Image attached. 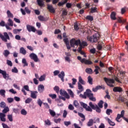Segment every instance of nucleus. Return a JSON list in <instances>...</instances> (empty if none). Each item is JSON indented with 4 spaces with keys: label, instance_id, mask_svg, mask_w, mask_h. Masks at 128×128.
I'll list each match as a JSON object with an SVG mask.
<instances>
[{
    "label": "nucleus",
    "instance_id": "f257e3e1",
    "mask_svg": "<svg viewBox=\"0 0 128 128\" xmlns=\"http://www.w3.org/2000/svg\"><path fill=\"white\" fill-rule=\"evenodd\" d=\"M70 44L72 48H74L75 46H78L79 44L80 48H78V52H80V54H82V56L84 54V52H82V48H84V46H88V43H86V42L83 41L80 42V40H76V39L72 38L70 40Z\"/></svg>",
    "mask_w": 128,
    "mask_h": 128
},
{
    "label": "nucleus",
    "instance_id": "f03ea898",
    "mask_svg": "<svg viewBox=\"0 0 128 128\" xmlns=\"http://www.w3.org/2000/svg\"><path fill=\"white\" fill-rule=\"evenodd\" d=\"M80 96L82 98H86V96L89 98L90 100L92 102H96V98L94 96V94L92 92V90L90 89L86 90V92L84 93V94H80Z\"/></svg>",
    "mask_w": 128,
    "mask_h": 128
},
{
    "label": "nucleus",
    "instance_id": "7ed1b4c3",
    "mask_svg": "<svg viewBox=\"0 0 128 128\" xmlns=\"http://www.w3.org/2000/svg\"><path fill=\"white\" fill-rule=\"evenodd\" d=\"M80 104L84 108H85L87 112H92V110H96V104H92V102H89L90 106H88V104L83 102H80Z\"/></svg>",
    "mask_w": 128,
    "mask_h": 128
},
{
    "label": "nucleus",
    "instance_id": "20e7f679",
    "mask_svg": "<svg viewBox=\"0 0 128 128\" xmlns=\"http://www.w3.org/2000/svg\"><path fill=\"white\" fill-rule=\"evenodd\" d=\"M86 84V81L82 80V78L80 76L78 77V90H79L80 91L78 92H83L84 86H82V85L84 86Z\"/></svg>",
    "mask_w": 128,
    "mask_h": 128
},
{
    "label": "nucleus",
    "instance_id": "39448f33",
    "mask_svg": "<svg viewBox=\"0 0 128 128\" xmlns=\"http://www.w3.org/2000/svg\"><path fill=\"white\" fill-rule=\"evenodd\" d=\"M100 37L98 36V34L93 35L92 36H88L87 37V40L90 42H96L98 40Z\"/></svg>",
    "mask_w": 128,
    "mask_h": 128
},
{
    "label": "nucleus",
    "instance_id": "423d86ee",
    "mask_svg": "<svg viewBox=\"0 0 128 128\" xmlns=\"http://www.w3.org/2000/svg\"><path fill=\"white\" fill-rule=\"evenodd\" d=\"M104 80L106 82L108 86H110V88H114V84H112L114 82V80L104 78Z\"/></svg>",
    "mask_w": 128,
    "mask_h": 128
},
{
    "label": "nucleus",
    "instance_id": "0eeeda50",
    "mask_svg": "<svg viewBox=\"0 0 128 128\" xmlns=\"http://www.w3.org/2000/svg\"><path fill=\"white\" fill-rule=\"evenodd\" d=\"M0 38L3 40V42H8V40H10V36H8V32H4V35L2 34H0Z\"/></svg>",
    "mask_w": 128,
    "mask_h": 128
},
{
    "label": "nucleus",
    "instance_id": "6e6552de",
    "mask_svg": "<svg viewBox=\"0 0 128 128\" xmlns=\"http://www.w3.org/2000/svg\"><path fill=\"white\" fill-rule=\"evenodd\" d=\"M10 26H14V21H12V20L10 18L8 19V22L6 24V30H12V28Z\"/></svg>",
    "mask_w": 128,
    "mask_h": 128
},
{
    "label": "nucleus",
    "instance_id": "1a4fd4ad",
    "mask_svg": "<svg viewBox=\"0 0 128 128\" xmlns=\"http://www.w3.org/2000/svg\"><path fill=\"white\" fill-rule=\"evenodd\" d=\"M29 56L31 60H32L35 62H40V59L38 56V55L34 53H31L30 54Z\"/></svg>",
    "mask_w": 128,
    "mask_h": 128
},
{
    "label": "nucleus",
    "instance_id": "9d476101",
    "mask_svg": "<svg viewBox=\"0 0 128 128\" xmlns=\"http://www.w3.org/2000/svg\"><path fill=\"white\" fill-rule=\"evenodd\" d=\"M124 110H123L121 112V114H118L116 118V120L118 122H120V118H124Z\"/></svg>",
    "mask_w": 128,
    "mask_h": 128
},
{
    "label": "nucleus",
    "instance_id": "9b49d317",
    "mask_svg": "<svg viewBox=\"0 0 128 128\" xmlns=\"http://www.w3.org/2000/svg\"><path fill=\"white\" fill-rule=\"evenodd\" d=\"M26 30L30 32H36V28H34V27L30 24L26 25Z\"/></svg>",
    "mask_w": 128,
    "mask_h": 128
},
{
    "label": "nucleus",
    "instance_id": "f8f14e48",
    "mask_svg": "<svg viewBox=\"0 0 128 128\" xmlns=\"http://www.w3.org/2000/svg\"><path fill=\"white\" fill-rule=\"evenodd\" d=\"M30 98H34L36 100V98H38V91H30Z\"/></svg>",
    "mask_w": 128,
    "mask_h": 128
},
{
    "label": "nucleus",
    "instance_id": "ddd939ff",
    "mask_svg": "<svg viewBox=\"0 0 128 128\" xmlns=\"http://www.w3.org/2000/svg\"><path fill=\"white\" fill-rule=\"evenodd\" d=\"M81 62L82 64H88V65L92 64V61L90 60H88L86 58H82L81 60Z\"/></svg>",
    "mask_w": 128,
    "mask_h": 128
},
{
    "label": "nucleus",
    "instance_id": "4468645a",
    "mask_svg": "<svg viewBox=\"0 0 128 128\" xmlns=\"http://www.w3.org/2000/svg\"><path fill=\"white\" fill-rule=\"evenodd\" d=\"M44 0H37L38 4L40 6H44ZM46 2H50V0H46Z\"/></svg>",
    "mask_w": 128,
    "mask_h": 128
},
{
    "label": "nucleus",
    "instance_id": "2eb2a0df",
    "mask_svg": "<svg viewBox=\"0 0 128 128\" xmlns=\"http://www.w3.org/2000/svg\"><path fill=\"white\" fill-rule=\"evenodd\" d=\"M66 74H64V72L62 71L58 75V78H60L62 82H64V76Z\"/></svg>",
    "mask_w": 128,
    "mask_h": 128
},
{
    "label": "nucleus",
    "instance_id": "dca6fc26",
    "mask_svg": "<svg viewBox=\"0 0 128 128\" xmlns=\"http://www.w3.org/2000/svg\"><path fill=\"white\" fill-rule=\"evenodd\" d=\"M6 114L2 112H0V120L1 122H4L6 120Z\"/></svg>",
    "mask_w": 128,
    "mask_h": 128
},
{
    "label": "nucleus",
    "instance_id": "f3484780",
    "mask_svg": "<svg viewBox=\"0 0 128 128\" xmlns=\"http://www.w3.org/2000/svg\"><path fill=\"white\" fill-rule=\"evenodd\" d=\"M101 88H102V90H104V86H98L94 88H92V92H98V90H101Z\"/></svg>",
    "mask_w": 128,
    "mask_h": 128
},
{
    "label": "nucleus",
    "instance_id": "a211bd4d",
    "mask_svg": "<svg viewBox=\"0 0 128 128\" xmlns=\"http://www.w3.org/2000/svg\"><path fill=\"white\" fill-rule=\"evenodd\" d=\"M38 90L39 92H43L44 90V86L42 84H40L38 86Z\"/></svg>",
    "mask_w": 128,
    "mask_h": 128
},
{
    "label": "nucleus",
    "instance_id": "6ab92c4d",
    "mask_svg": "<svg viewBox=\"0 0 128 128\" xmlns=\"http://www.w3.org/2000/svg\"><path fill=\"white\" fill-rule=\"evenodd\" d=\"M0 74H2L3 76V78H4L5 79L8 78V74H6V72L4 70H2L0 69Z\"/></svg>",
    "mask_w": 128,
    "mask_h": 128
},
{
    "label": "nucleus",
    "instance_id": "aec40b11",
    "mask_svg": "<svg viewBox=\"0 0 128 128\" xmlns=\"http://www.w3.org/2000/svg\"><path fill=\"white\" fill-rule=\"evenodd\" d=\"M113 92H122V89L120 87H114L113 88Z\"/></svg>",
    "mask_w": 128,
    "mask_h": 128
},
{
    "label": "nucleus",
    "instance_id": "412c9836",
    "mask_svg": "<svg viewBox=\"0 0 128 128\" xmlns=\"http://www.w3.org/2000/svg\"><path fill=\"white\" fill-rule=\"evenodd\" d=\"M48 8L50 12H55L54 8V7H52V5L48 4Z\"/></svg>",
    "mask_w": 128,
    "mask_h": 128
},
{
    "label": "nucleus",
    "instance_id": "4be33fe9",
    "mask_svg": "<svg viewBox=\"0 0 128 128\" xmlns=\"http://www.w3.org/2000/svg\"><path fill=\"white\" fill-rule=\"evenodd\" d=\"M6 14H7V16L8 18H14V14L11 13L10 10H7Z\"/></svg>",
    "mask_w": 128,
    "mask_h": 128
},
{
    "label": "nucleus",
    "instance_id": "5701e85b",
    "mask_svg": "<svg viewBox=\"0 0 128 128\" xmlns=\"http://www.w3.org/2000/svg\"><path fill=\"white\" fill-rule=\"evenodd\" d=\"M38 18L39 20H40L41 22H46V20H48V18H44L42 16H38Z\"/></svg>",
    "mask_w": 128,
    "mask_h": 128
},
{
    "label": "nucleus",
    "instance_id": "b1692460",
    "mask_svg": "<svg viewBox=\"0 0 128 128\" xmlns=\"http://www.w3.org/2000/svg\"><path fill=\"white\" fill-rule=\"evenodd\" d=\"M10 54V51L8 50H4L3 52V54L5 58H8V55Z\"/></svg>",
    "mask_w": 128,
    "mask_h": 128
},
{
    "label": "nucleus",
    "instance_id": "393cba45",
    "mask_svg": "<svg viewBox=\"0 0 128 128\" xmlns=\"http://www.w3.org/2000/svg\"><path fill=\"white\" fill-rule=\"evenodd\" d=\"M20 54H24L25 56V54H26V50H25L24 48V47H22L20 48Z\"/></svg>",
    "mask_w": 128,
    "mask_h": 128
},
{
    "label": "nucleus",
    "instance_id": "a878e982",
    "mask_svg": "<svg viewBox=\"0 0 128 128\" xmlns=\"http://www.w3.org/2000/svg\"><path fill=\"white\" fill-rule=\"evenodd\" d=\"M22 64H24L23 66H28V62H26V59L25 58H23L22 59Z\"/></svg>",
    "mask_w": 128,
    "mask_h": 128
},
{
    "label": "nucleus",
    "instance_id": "bb28decb",
    "mask_svg": "<svg viewBox=\"0 0 128 128\" xmlns=\"http://www.w3.org/2000/svg\"><path fill=\"white\" fill-rule=\"evenodd\" d=\"M46 74H43L40 76V78H38L39 82H44V80H46Z\"/></svg>",
    "mask_w": 128,
    "mask_h": 128
},
{
    "label": "nucleus",
    "instance_id": "cd10ccee",
    "mask_svg": "<svg viewBox=\"0 0 128 128\" xmlns=\"http://www.w3.org/2000/svg\"><path fill=\"white\" fill-rule=\"evenodd\" d=\"M85 72L88 74H92V69L91 68H86L85 70Z\"/></svg>",
    "mask_w": 128,
    "mask_h": 128
},
{
    "label": "nucleus",
    "instance_id": "c85d7f7f",
    "mask_svg": "<svg viewBox=\"0 0 128 128\" xmlns=\"http://www.w3.org/2000/svg\"><path fill=\"white\" fill-rule=\"evenodd\" d=\"M0 94L3 98H6V90H0Z\"/></svg>",
    "mask_w": 128,
    "mask_h": 128
},
{
    "label": "nucleus",
    "instance_id": "c756f323",
    "mask_svg": "<svg viewBox=\"0 0 128 128\" xmlns=\"http://www.w3.org/2000/svg\"><path fill=\"white\" fill-rule=\"evenodd\" d=\"M60 96H66L68 92H66V91H65L64 90L61 89L60 91Z\"/></svg>",
    "mask_w": 128,
    "mask_h": 128
},
{
    "label": "nucleus",
    "instance_id": "7c9ffc66",
    "mask_svg": "<svg viewBox=\"0 0 128 128\" xmlns=\"http://www.w3.org/2000/svg\"><path fill=\"white\" fill-rule=\"evenodd\" d=\"M22 30V29H14L13 30V34H20Z\"/></svg>",
    "mask_w": 128,
    "mask_h": 128
},
{
    "label": "nucleus",
    "instance_id": "2f4dec72",
    "mask_svg": "<svg viewBox=\"0 0 128 128\" xmlns=\"http://www.w3.org/2000/svg\"><path fill=\"white\" fill-rule=\"evenodd\" d=\"M2 112V114H6V112H10V108H8V106L5 107Z\"/></svg>",
    "mask_w": 128,
    "mask_h": 128
},
{
    "label": "nucleus",
    "instance_id": "473e14b6",
    "mask_svg": "<svg viewBox=\"0 0 128 128\" xmlns=\"http://www.w3.org/2000/svg\"><path fill=\"white\" fill-rule=\"evenodd\" d=\"M110 18L113 20H116V12H112L110 15Z\"/></svg>",
    "mask_w": 128,
    "mask_h": 128
},
{
    "label": "nucleus",
    "instance_id": "72a5a7b5",
    "mask_svg": "<svg viewBox=\"0 0 128 128\" xmlns=\"http://www.w3.org/2000/svg\"><path fill=\"white\" fill-rule=\"evenodd\" d=\"M67 92H68V94L70 96L71 98H74V92L72 91V90L70 89H68Z\"/></svg>",
    "mask_w": 128,
    "mask_h": 128
},
{
    "label": "nucleus",
    "instance_id": "f704fd0d",
    "mask_svg": "<svg viewBox=\"0 0 128 128\" xmlns=\"http://www.w3.org/2000/svg\"><path fill=\"white\" fill-rule=\"evenodd\" d=\"M108 122L110 124V126H116V124L114 123V122L110 120V118H108Z\"/></svg>",
    "mask_w": 128,
    "mask_h": 128
},
{
    "label": "nucleus",
    "instance_id": "c9c22d12",
    "mask_svg": "<svg viewBox=\"0 0 128 128\" xmlns=\"http://www.w3.org/2000/svg\"><path fill=\"white\" fill-rule=\"evenodd\" d=\"M78 115L79 116H80V118H82V120L84 121L86 120V117L84 114H82L80 112H78Z\"/></svg>",
    "mask_w": 128,
    "mask_h": 128
},
{
    "label": "nucleus",
    "instance_id": "e433bc0d",
    "mask_svg": "<svg viewBox=\"0 0 128 128\" xmlns=\"http://www.w3.org/2000/svg\"><path fill=\"white\" fill-rule=\"evenodd\" d=\"M100 70V68L98 66H95V70H94V72H96V74H98V70Z\"/></svg>",
    "mask_w": 128,
    "mask_h": 128
},
{
    "label": "nucleus",
    "instance_id": "4c0bfd02",
    "mask_svg": "<svg viewBox=\"0 0 128 128\" xmlns=\"http://www.w3.org/2000/svg\"><path fill=\"white\" fill-rule=\"evenodd\" d=\"M86 20H88L90 22H92L94 20V17L92 16H88L86 17Z\"/></svg>",
    "mask_w": 128,
    "mask_h": 128
},
{
    "label": "nucleus",
    "instance_id": "58836bf2",
    "mask_svg": "<svg viewBox=\"0 0 128 128\" xmlns=\"http://www.w3.org/2000/svg\"><path fill=\"white\" fill-rule=\"evenodd\" d=\"M66 2H68V0H64V1H63L62 2H60L58 4V6H64V4H66Z\"/></svg>",
    "mask_w": 128,
    "mask_h": 128
},
{
    "label": "nucleus",
    "instance_id": "ea45409f",
    "mask_svg": "<svg viewBox=\"0 0 128 128\" xmlns=\"http://www.w3.org/2000/svg\"><path fill=\"white\" fill-rule=\"evenodd\" d=\"M88 82L90 84H92V78L90 76H88Z\"/></svg>",
    "mask_w": 128,
    "mask_h": 128
},
{
    "label": "nucleus",
    "instance_id": "a19ab883",
    "mask_svg": "<svg viewBox=\"0 0 128 128\" xmlns=\"http://www.w3.org/2000/svg\"><path fill=\"white\" fill-rule=\"evenodd\" d=\"M74 106L75 108H80V104L76 100H74L73 102Z\"/></svg>",
    "mask_w": 128,
    "mask_h": 128
},
{
    "label": "nucleus",
    "instance_id": "79ce46f5",
    "mask_svg": "<svg viewBox=\"0 0 128 128\" xmlns=\"http://www.w3.org/2000/svg\"><path fill=\"white\" fill-rule=\"evenodd\" d=\"M49 112L52 116H56V112L50 109L49 110Z\"/></svg>",
    "mask_w": 128,
    "mask_h": 128
},
{
    "label": "nucleus",
    "instance_id": "37998d69",
    "mask_svg": "<svg viewBox=\"0 0 128 128\" xmlns=\"http://www.w3.org/2000/svg\"><path fill=\"white\" fill-rule=\"evenodd\" d=\"M28 112H26V110L22 109L21 110V114H22V116H26Z\"/></svg>",
    "mask_w": 128,
    "mask_h": 128
},
{
    "label": "nucleus",
    "instance_id": "c03bdc74",
    "mask_svg": "<svg viewBox=\"0 0 128 128\" xmlns=\"http://www.w3.org/2000/svg\"><path fill=\"white\" fill-rule=\"evenodd\" d=\"M92 124H94V120H92V119H90L88 123V126H92Z\"/></svg>",
    "mask_w": 128,
    "mask_h": 128
},
{
    "label": "nucleus",
    "instance_id": "a18cd8bd",
    "mask_svg": "<svg viewBox=\"0 0 128 128\" xmlns=\"http://www.w3.org/2000/svg\"><path fill=\"white\" fill-rule=\"evenodd\" d=\"M37 104H38V106L40 107H42V100L40 98H38L37 100Z\"/></svg>",
    "mask_w": 128,
    "mask_h": 128
},
{
    "label": "nucleus",
    "instance_id": "49530a36",
    "mask_svg": "<svg viewBox=\"0 0 128 128\" xmlns=\"http://www.w3.org/2000/svg\"><path fill=\"white\" fill-rule=\"evenodd\" d=\"M6 102H2L0 103V108H6Z\"/></svg>",
    "mask_w": 128,
    "mask_h": 128
},
{
    "label": "nucleus",
    "instance_id": "de8ad7c7",
    "mask_svg": "<svg viewBox=\"0 0 128 128\" xmlns=\"http://www.w3.org/2000/svg\"><path fill=\"white\" fill-rule=\"evenodd\" d=\"M12 72L14 74H18V68H16L14 67V68L12 70Z\"/></svg>",
    "mask_w": 128,
    "mask_h": 128
},
{
    "label": "nucleus",
    "instance_id": "09e8293b",
    "mask_svg": "<svg viewBox=\"0 0 128 128\" xmlns=\"http://www.w3.org/2000/svg\"><path fill=\"white\" fill-rule=\"evenodd\" d=\"M112 113V110L110 109H107L106 110V114L108 116H110V114Z\"/></svg>",
    "mask_w": 128,
    "mask_h": 128
},
{
    "label": "nucleus",
    "instance_id": "8fccbe9b",
    "mask_svg": "<svg viewBox=\"0 0 128 128\" xmlns=\"http://www.w3.org/2000/svg\"><path fill=\"white\" fill-rule=\"evenodd\" d=\"M32 98H27L26 100H25V104H30L32 102Z\"/></svg>",
    "mask_w": 128,
    "mask_h": 128
},
{
    "label": "nucleus",
    "instance_id": "3c124183",
    "mask_svg": "<svg viewBox=\"0 0 128 128\" xmlns=\"http://www.w3.org/2000/svg\"><path fill=\"white\" fill-rule=\"evenodd\" d=\"M96 106L95 107V110L96 112H102V110H100V108H98V105L96 104Z\"/></svg>",
    "mask_w": 128,
    "mask_h": 128
},
{
    "label": "nucleus",
    "instance_id": "603ef678",
    "mask_svg": "<svg viewBox=\"0 0 128 128\" xmlns=\"http://www.w3.org/2000/svg\"><path fill=\"white\" fill-rule=\"evenodd\" d=\"M49 96L51 98L52 100L56 98V94H49Z\"/></svg>",
    "mask_w": 128,
    "mask_h": 128
},
{
    "label": "nucleus",
    "instance_id": "864d4df0",
    "mask_svg": "<svg viewBox=\"0 0 128 128\" xmlns=\"http://www.w3.org/2000/svg\"><path fill=\"white\" fill-rule=\"evenodd\" d=\"M7 101L8 102V104H12V102H14V98H7Z\"/></svg>",
    "mask_w": 128,
    "mask_h": 128
},
{
    "label": "nucleus",
    "instance_id": "5fc2aeb1",
    "mask_svg": "<svg viewBox=\"0 0 128 128\" xmlns=\"http://www.w3.org/2000/svg\"><path fill=\"white\" fill-rule=\"evenodd\" d=\"M54 90L56 92L57 94H58L59 92H60V88L58 86H56L54 88Z\"/></svg>",
    "mask_w": 128,
    "mask_h": 128
},
{
    "label": "nucleus",
    "instance_id": "6e6d98bb",
    "mask_svg": "<svg viewBox=\"0 0 128 128\" xmlns=\"http://www.w3.org/2000/svg\"><path fill=\"white\" fill-rule=\"evenodd\" d=\"M74 28L75 30H78L79 28H78V23L75 22L74 24Z\"/></svg>",
    "mask_w": 128,
    "mask_h": 128
},
{
    "label": "nucleus",
    "instance_id": "4d7b16f0",
    "mask_svg": "<svg viewBox=\"0 0 128 128\" xmlns=\"http://www.w3.org/2000/svg\"><path fill=\"white\" fill-rule=\"evenodd\" d=\"M102 104H104V101L100 100L98 103V106L100 108H102Z\"/></svg>",
    "mask_w": 128,
    "mask_h": 128
},
{
    "label": "nucleus",
    "instance_id": "13d9d810",
    "mask_svg": "<svg viewBox=\"0 0 128 128\" xmlns=\"http://www.w3.org/2000/svg\"><path fill=\"white\" fill-rule=\"evenodd\" d=\"M8 118L10 122H12V114H8Z\"/></svg>",
    "mask_w": 128,
    "mask_h": 128
},
{
    "label": "nucleus",
    "instance_id": "bf43d9fd",
    "mask_svg": "<svg viewBox=\"0 0 128 128\" xmlns=\"http://www.w3.org/2000/svg\"><path fill=\"white\" fill-rule=\"evenodd\" d=\"M68 110H74V106H72V104H70L68 106Z\"/></svg>",
    "mask_w": 128,
    "mask_h": 128
},
{
    "label": "nucleus",
    "instance_id": "052dcab7",
    "mask_svg": "<svg viewBox=\"0 0 128 128\" xmlns=\"http://www.w3.org/2000/svg\"><path fill=\"white\" fill-rule=\"evenodd\" d=\"M24 89L26 90L27 92H30V87H28V85L24 86Z\"/></svg>",
    "mask_w": 128,
    "mask_h": 128
},
{
    "label": "nucleus",
    "instance_id": "680f3d73",
    "mask_svg": "<svg viewBox=\"0 0 128 128\" xmlns=\"http://www.w3.org/2000/svg\"><path fill=\"white\" fill-rule=\"evenodd\" d=\"M61 121L62 119H60V118L54 120V122H56V124H60Z\"/></svg>",
    "mask_w": 128,
    "mask_h": 128
},
{
    "label": "nucleus",
    "instance_id": "e2e57ef3",
    "mask_svg": "<svg viewBox=\"0 0 128 128\" xmlns=\"http://www.w3.org/2000/svg\"><path fill=\"white\" fill-rule=\"evenodd\" d=\"M6 64L8 66H12V61L7 60Z\"/></svg>",
    "mask_w": 128,
    "mask_h": 128
},
{
    "label": "nucleus",
    "instance_id": "0e129e2a",
    "mask_svg": "<svg viewBox=\"0 0 128 128\" xmlns=\"http://www.w3.org/2000/svg\"><path fill=\"white\" fill-rule=\"evenodd\" d=\"M0 26H5L6 27V22L2 20L0 22Z\"/></svg>",
    "mask_w": 128,
    "mask_h": 128
},
{
    "label": "nucleus",
    "instance_id": "69168bd1",
    "mask_svg": "<svg viewBox=\"0 0 128 128\" xmlns=\"http://www.w3.org/2000/svg\"><path fill=\"white\" fill-rule=\"evenodd\" d=\"M91 12L94 14V12H96V8H91Z\"/></svg>",
    "mask_w": 128,
    "mask_h": 128
},
{
    "label": "nucleus",
    "instance_id": "338daca9",
    "mask_svg": "<svg viewBox=\"0 0 128 128\" xmlns=\"http://www.w3.org/2000/svg\"><path fill=\"white\" fill-rule=\"evenodd\" d=\"M58 74H60V70H56L54 72V76H58Z\"/></svg>",
    "mask_w": 128,
    "mask_h": 128
},
{
    "label": "nucleus",
    "instance_id": "774afa93",
    "mask_svg": "<svg viewBox=\"0 0 128 128\" xmlns=\"http://www.w3.org/2000/svg\"><path fill=\"white\" fill-rule=\"evenodd\" d=\"M2 124L3 128H10V127H8V126L4 123H2Z\"/></svg>",
    "mask_w": 128,
    "mask_h": 128
}]
</instances>
